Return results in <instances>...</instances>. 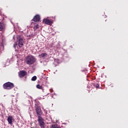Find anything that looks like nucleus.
Masks as SVG:
<instances>
[{
  "label": "nucleus",
  "mask_w": 128,
  "mask_h": 128,
  "mask_svg": "<svg viewBox=\"0 0 128 128\" xmlns=\"http://www.w3.org/2000/svg\"><path fill=\"white\" fill-rule=\"evenodd\" d=\"M34 102H35L34 108H40V102H38V100H35Z\"/></svg>",
  "instance_id": "1a4fd4ad"
},
{
  "label": "nucleus",
  "mask_w": 128,
  "mask_h": 128,
  "mask_svg": "<svg viewBox=\"0 0 128 128\" xmlns=\"http://www.w3.org/2000/svg\"><path fill=\"white\" fill-rule=\"evenodd\" d=\"M2 86L4 90H10L14 88V83L8 82L4 84Z\"/></svg>",
  "instance_id": "7ed1b4c3"
},
{
  "label": "nucleus",
  "mask_w": 128,
  "mask_h": 128,
  "mask_svg": "<svg viewBox=\"0 0 128 128\" xmlns=\"http://www.w3.org/2000/svg\"><path fill=\"white\" fill-rule=\"evenodd\" d=\"M19 74V77L20 78H24L25 76L28 74V72L24 70H21Z\"/></svg>",
  "instance_id": "6e6552de"
},
{
  "label": "nucleus",
  "mask_w": 128,
  "mask_h": 128,
  "mask_svg": "<svg viewBox=\"0 0 128 128\" xmlns=\"http://www.w3.org/2000/svg\"><path fill=\"white\" fill-rule=\"evenodd\" d=\"M17 39V43L14 44V47L16 48V46L18 45L19 48H20L24 46V39H22V38H20V36H18Z\"/></svg>",
  "instance_id": "f03ea898"
},
{
  "label": "nucleus",
  "mask_w": 128,
  "mask_h": 128,
  "mask_svg": "<svg viewBox=\"0 0 128 128\" xmlns=\"http://www.w3.org/2000/svg\"><path fill=\"white\" fill-rule=\"evenodd\" d=\"M50 128H62L60 126H58V124H52L50 126Z\"/></svg>",
  "instance_id": "2eb2a0df"
},
{
  "label": "nucleus",
  "mask_w": 128,
  "mask_h": 128,
  "mask_svg": "<svg viewBox=\"0 0 128 128\" xmlns=\"http://www.w3.org/2000/svg\"><path fill=\"white\" fill-rule=\"evenodd\" d=\"M34 22H38L40 20V15H36L35 16L33 19L32 20Z\"/></svg>",
  "instance_id": "0eeeda50"
},
{
  "label": "nucleus",
  "mask_w": 128,
  "mask_h": 128,
  "mask_svg": "<svg viewBox=\"0 0 128 128\" xmlns=\"http://www.w3.org/2000/svg\"><path fill=\"white\" fill-rule=\"evenodd\" d=\"M48 56V54L46 53H43L38 56L39 58H44V56Z\"/></svg>",
  "instance_id": "ddd939ff"
},
{
  "label": "nucleus",
  "mask_w": 128,
  "mask_h": 128,
  "mask_svg": "<svg viewBox=\"0 0 128 128\" xmlns=\"http://www.w3.org/2000/svg\"><path fill=\"white\" fill-rule=\"evenodd\" d=\"M43 22H44V24H46L50 26L52 24H53L54 22L52 20H50L48 18H45L43 20Z\"/></svg>",
  "instance_id": "39448f33"
},
{
  "label": "nucleus",
  "mask_w": 128,
  "mask_h": 128,
  "mask_svg": "<svg viewBox=\"0 0 128 128\" xmlns=\"http://www.w3.org/2000/svg\"><path fill=\"white\" fill-rule=\"evenodd\" d=\"M8 122L10 124H12V116H8Z\"/></svg>",
  "instance_id": "9d476101"
},
{
  "label": "nucleus",
  "mask_w": 128,
  "mask_h": 128,
  "mask_svg": "<svg viewBox=\"0 0 128 128\" xmlns=\"http://www.w3.org/2000/svg\"><path fill=\"white\" fill-rule=\"evenodd\" d=\"M36 86L37 88H38L39 90H44V88L40 84H38L36 85Z\"/></svg>",
  "instance_id": "dca6fc26"
},
{
  "label": "nucleus",
  "mask_w": 128,
  "mask_h": 128,
  "mask_svg": "<svg viewBox=\"0 0 128 128\" xmlns=\"http://www.w3.org/2000/svg\"><path fill=\"white\" fill-rule=\"evenodd\" d=\"M40 28V26L38 24H34V30H38Z\"/></svg>",
  "instance_id": "9b49d317"
},
{
  "label": "nucleus",
  "mask_w": 128,
  "mask_h": 128,
  "mask_svg": "<svg viewBox=\"0 0 128 128\" xmlns=\"http://www.w3.org/2000/svg\"><path fill=\"white\" fill-rule=\"evenodd\" d=\"M36 59L32 55H28L26 57V64L29 66H32L36 62Z\"/></svg>",
  "instance_id": "f257e3e1"
},
{
  "label": "nucleus",
  "mask_w": 128,
  "mask_h": 128,
  "mask_svg": "<svg viewBox=\"0 0 128 128\" xmlns=\"http://www.w3.org/2000/svg\"><path fill=\"white\" fill-rule=\"evenodd\" d=\"M4 28V24L0 23V32H2Z\"/></svg>",
  "instance_id": "f8f14e48"
},
{
  "label": "nucleus",
  "mask_w": 128,
  "mask_h": 128,
  "mask_svg": "<svg viewBox=\"0 0 128 128\" xmlns=\"http://www.w3.org/2000/svg\"><path fill=\"white\" fill-rule=\"evenodd\" d=\"M50 92H54V90H53L52 89H50Z\"/></svg>",
  "instance_id": "a211bd4d"
},
{
  "label": "nucleus",
  "mask_w": 128,
  "mask_h": 128,
  "mask_svg": "<svg viewBox=\"0 0 128 128\" xmlns=\"http://www.w3.org/2000/svg\"><path fill=\"white\" fill-rule=\"evenodd\" d=\"M38 122L39 124V126L41 128H44V120L40 116H38Z\"/></svg>",
  "instance_id": "20e7f679"
},
{
  "label": "nucleus",
  "mask_w": 128,
  "mask_h": 128,
  "mask_svg": "<svg viewBox=\"0 0 128 128\" xmlns=\"http://www.w3.org/2000/svg\"><path fill=\"white\" fill-rule=\"evenodd\" d=\"M36 78H37L36 76H33V77L32 78V82H34V81L36 80Z\"/></svg>",
  "instance_id": "f3484780"
},
{
  "label": "nucleus",
  "mask_w": 128,
  "mask_h": 128,
  "mask_svg": "<svg viewBox=\"0 0 128 128\" xmlns=\"http://www.w3.org/2000/svg\"><path fill=\"white\" fill-rule=\"evenodd\" d=\"M92 86H94V88H100V85L96 83H92Z\"/></svg>",
  "instance_id": "4468645a"
},
{
  "label": "nucleus",
  "mask_w": 128,
  "mask_h": 128,
  "mask_svg": "<svg viewBox=\"0 0 128 128\" xmlns=\"http://www.w3.org/2000/svg\"><path fill=\"white\" fill-rule=\"evenodd\" d=\"M35 110L37 116H40L42 114V109H40V107L35 108Z\"/></svg>",
  "instance_id": "423d86ee"
}]
</instances>
